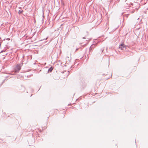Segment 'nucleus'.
Here are the masks:
<instances>
[{
  "mask_svg": "<svg viewBox=\"0 0 148 148\" xmlns=\"http://www.w3.org/2000/svg\"><path fill=\"white\" fill-rule=\"evenodd\" d=\"M23 12V11L22 10H19V11H18V13L19 14H21V13H22V12Z\"/></svg>",
  "mask_w": 148,
  "mask_h": 148,
  "instance_id": "4",
  "label": "nucleus"
},
{
  "mask_svg": "<svg viewBox=\"0 0 148 148\" xmlns=\"http://www.w3.org/2000/svg\"><path fill=\"white\" fill-rule=\"evenodd\" d=\"M53 68L52 67H51L48 70V72H51L52 70H53Z\"/></svg>",
  "mask_w": 148,
  "mask_h": 148,
  "instance_id": "3",
  "label": "nucleus"
},
{
  "mask_svg": "<svg viewBox=\"0 0 148 148\" xmlns=\"http://www.w3.org/2000/svg\"><path fill=\"white\" fill-rule=\"evenodd\" d=\"M119 48L122 50H125L126 49V47L124 44H122L119 46Z\"/></svg>",
  "mask_w": 148,
  "mask_h": 148,
  "instance_id": "1",
  "label": "nucleus"
},
{
  "mask_svg": "<svg viewBox=\"0 0 148 148\" xmlns=\"http://www.w3.org/2000/svg\"><path fill=\"white\" fill-rule=\"evenodd\" d=\"M21 69V66L19 65H17L15 68V72H18Z\"/></svg>",
  "mask_w": 148,
  "mask_h": 148,
  "instance_id": "2",
  "label": "nucleus"
}]
</instances>
